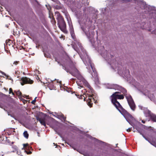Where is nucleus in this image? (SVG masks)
Returning <instances> with one entry per match:
<instances>
[{
  "instance_id": "2eb2a0df",
  "label": "nucleus",
  "mask_w": 156,
  "mask_h": 156,
  "mask_svg": "<svg viewBox=\"0 0 156 156\" xmlns=\"http://www.w3.org/2000/svg\"><path fill=\"white\" fill-rule=\"evenodd\" d=\"M140 92L142 94H144L145 96H147L148 98H152L154 97L153 94H152V96L150 91L147 89L144 90L143 89H142L140 91Z\"/></svg>"
},
{
  "instance_id": "3c124183",
  "label": "nucleus",
  "mask_w": 156,
  "mask_h": 156,
  "mask_svg": "<svg viewBox=\"0 0 156 156\" xmlns=\"http://www.w3.org/2000/svg\"><path fill=\"white\" fill-rule=\"evenodd\" d=\"M95 11V12H98V10H96Z\"/></svg>"
},
{
  "instance_id": "c756f323",
  "label": "nucleus",
  "mask_w": 156,
  "mask_h": 156,
  "mask_svg": "<svg viewBox=\"0 0 156 156\" xmlns=\"http://www.w3.org/2000/svg\"><path fill=\"white\" fill-rule=\"evenodd\" d=\"M151 101L153 102L156 105V98H150Z\"/></svg>"
},
{
  "instance_id": "79ce46f5",
  "label": "nucleus",
  "mask_w": 156,
  "mask_h": 156,
  "mask_svg": "<svg viewBox=\"0 0 156 156\" xmlns=\"http://www.w3.org/2000/svg\"><path fill=\"white\" fill-rule=\"evenodd\" d=\"M131 128H129L128 129H127V131L128 132H130L131 131Z\"/></svg>"
},
{
  "instance_id": "5701e85b",
  "label": "nucleus",
  "mask_w": 156,
  "mask_h": 156,
  "mask_svg": "<svg viewBox=\"0 0 156 156\" xmlns=\"http://www.w3.org/2000/svg\"><path fill=\"white\" fill-rule=\"evenodd\" d=\"M19 61H15L12 63H11V65L12 67L16 66L19 63Z\"/></svg>"
},
{
  "instance_id": "864d4df0",
  "label": "nucleus",
  "mask_w": 156,
  "mask_h": 156,
  "mask_svg": "<svg viewBox=\"0 0 156 156\" xmlns=\"http://www.w3.org/2000/svg\"><path fill=\"white\" fill-rule=\"evenodd\" d=\"M37 80H38V79H39V78L38 76H37Z\"/></svg>"
},
{
  "instance_id": "ea45409f",
  "label": "nucleus",
  "mask_w": 156,
  "mask_h": 156,
  "mask_svg": "<svg viewBox=\"0 0 156 156\" xmlns=\"http://www.w3.org/2000/svg\"><path fill=\"white\" fill-rule=\"evenodd\" d=\"M20 99V100L21 101H23V102L24 103H25V100H24L23 99V98H19Z\"/></svg>"
},
{
  "instance_id": "49530a36",
  "label": "nucleus",
  "mask_w": 156,
  "mask_h": 156,
  "mask_svg": "<svg viewBox=\"0 0 156 156\" xmlns=\"http://www.w3.org/2000/svg\"><path fill=\"white\" fill-rule=\"evenodd\" d=\"M84 156H88V155L86 154H84V153H83V154Z\"/></svg>"
},
{
  "instance_id": "423d86ee",
  "label": "nucleus",
  "mask_w": 156,
  "mask_h": 156,
  "mask_svg": "<svg viewBox=\"0 0 156 156\" xmlns=\"http://www.w3.org/2000/svg\"><path fill=\"white\" fill-rule=\"evenodd\" d=\"M79 82L77 81V84L78 86V88H80V87H83V85L86 86L88 88V92L91 93V94H90V97L91 98H96L97 97V94H95L94 90L92 87L90 86L88 82L82 76H80V80Z\"/></svg>"
},
{
  "instance_id": "a18cd8bd",
  "label": "nucleus",
  "mask_w": 156,
  "mask_h": 156,
  "mask_svg": "<svg viewBox=\"0 0 156 156\" xmlns=\"http://www.w3.org/2000/svg\"><path fill=\"white\" fill-rule=\"evenodd\" d=\"M51 0L54 1L55 2H58V0Z\"/></svg>"
},
{
  "instance_id": "f257e3e1",
  "label": "nucleus",
  "mask_w": 156,
  "mask_h": 156,
  "mask_svg": "<svg viewBox=\"0 0 156 156\" xmlns=\"http://www.w3.org/2000/svg\"><path fill=\"white\" fill-rule=\"evenodd\" d=\"M78 22L80 24L81 28L83 33L85 34L87 38L89 39L92 45L100 53L101 55L110 64L111 67L114 71H116L117 69L116 65L113 59L114 56L110 55L109 56L106 50L105 51L104 47L102 44L101 43L100 41L97 40L94 41L93 37L94 33L90 30L91 26V22H87L86 19H84L83 21L79 20Z\"/></svg>"
},
{
  "instance_id": "58836bf2",
  "label": "nucleus",
  "mask_w": 156,
  "mask_h": 156,
  "mask_svg": "<svg viewBox=\"0 0 156 156\" xmlns=\"http://www.w3.org/2000/svg\"><path fill=\"white\" fill-rule=\"evenodd\" d=\"M67 144L70 145V147H71L73 148L74 150H76V149L75 147L73 146H72L71 145L69 144L68 143H67Z\"/></svg>"
},
{
  "instance_id": "39448f33",
  "label": "nucleus",
  "mask_w": 156,
  "mask_h": 156,
  "mask_svg": "<svg viewBox=\"0 0 156 156\" xmlns=\"http://www.w3.org/2000/svg\"><path fill=\"white\" fill-rule=\"evenodd\" d=\"M123 98H112L111 102L116 108L119 110L121 114L123 115L127 121L132 126H133V122L135 119L129 113L124 109L117 101V99H123Z\"/></svg>"
},
{
  "instance_id": "bf43d9fd",
  "label": "nucleus",
  "mask_w": 156,
  "mask_h": 156,
  "mask_svg": "<svg viewBox=\"0 0 156 156\" xmlns=\"http://www.w3.org/2000/svg\"><path fill=\"white\" fill-rule=\"evenodd\" d=\"M13 142H12V144H13Z\"/></svg>"
},
{
  "instance_id": "bb28decb",
  "label": "nucleus",
  "mask_w": 156,
  "mask_h": 156,
  "mask_svg": "<svg viewBox=\"0 0 156 156\" xmlns=\"http://www.w3.org/2000/svg\"><path fill=\"white\" fill-rule=\"evenodd\" d=\"M48 87L51 90H53L55 88L54 86L52 83L49 84L48 85Z\"/></svg>"
},
{
  "instance_id": "4c0bfd02",
  "label": "nucleus",
  "mask_w": 156,
  "mask_h": 156,
  "mask_svg": "<svg viewBox=\"0 0 156 156\" xmlns=\"http://www.w3.org/2000/svg\"><path fill=\"white\" fill-rule=\"evenodd\" d=\"M25 151V152H26L27 153V154H30L32 153V152L31 151H29L28 152V151H26V150Z\"/></svg>"
},
{
  "instance_id": "4d7b16f0",
  "label": "nucleus",
  "mask_w": 156,
  "mask_h": 156,
  "mask_svg": "<svg viewBox=\"0 0 156 156\" xmlns=\"http://www.w3.org/2000/svg\"><path fill=\"white\" fill-rule=\"evenodd\" d=\"M51 82H52V83L53 82V80H51Z\"/></svg>"
},
{
  "instance_id": "0e129e2a",
  "label": "nucleus",
  "mask_w": 156,
  "mask_h": 156,
  "mask_svg": "<svg viewBox=\"0 0 156 156\" xmlns=\"http://www.w3.org/2000/svg\"><path fill=\"white\" fill-rule=\"evenodd\" d=\"M7 141H9V140H7Z\"/></svg>"
},
{
  "instance_id": "09e8293b",
  "label": "nucleus",
  "mask_w": 156,
  "mask_h": 156,
  "mask_svg": "<svg viewBox=\"0 0 156 156\" xmlns=\"http://www.w3.org/2000/svg\"><path fill=\"white\" fill-rule=\"evenodd\" d=\"M47 9H48L49 10V11H50V9H51V7H49L48 8V7H47Z\"/></svg>"
},
{
  "instance_id": "a19ab883",
  "label": "nucleus",
  "mask_w": 156,
  "mask_h": 156,
  "mask_svg": "<svg viewBox=\"0 0 156 156\" xmlns=\"http://www.w3.org/2000/svg\"><path fill=\"white\" fill-rule=\"evenodd\" d=\"M139 106V108L140 109H142V108H143V107L141 106V105H139L138 106Z\"/></svg>"
},
{
  "instance_id": "b1692460",
  "label": "nucleus",
  "mask_w": 156,
  "mask_h": 156,
  "mask_svg": "<svg viewBox=\"0 0 156 156\" xmlns=\"http://www.w3.org/2000/svg\"><path fill=\"white\" fill-rule=\"evenodd\" d=\"M93 139H94L95 140V141L97 142H98V143L99 144H103L104 145H106V143H105L99 140H97L94 138H93Z\"/></svg>"
},
{
  "instance_id": "69168bd1",
  "label": "nucleus",
  "mask_w": 156,
  "mask_h": 156,
  "mask_svg": "<svg viewBox=\"0 0 156 156\" xmlns=\"http://www.w3.org/2000/svg\"><path fill=\"white\" fill-rule=\"evenodd\" d=\"M41 149H39V150H41Z\"/></svg>"
},
{
  "instance_id": "6ab92c4d",
  "label": "nucleus",
  "mask_w": 156,
  "mask_h": 156,
  "mask_svg": "<svg viewBox=\"0 0 156 156\" xmlns=\"http://www.w3.org/2000/svg\"><path fill=\"white\" fill-rule=\"evenodd\" d=\"M66 90V91H67L68 93H71L72 94H74L76 96L77 98H79V97H78V96H80V97L82 96L81 94L80 95V94H78L77 92H75V91L73 92L71 90V89H67V90Z\"/></svg>"
},
{
  "instance_id": "6e6d98bb",
  "label": "nucleus",
  "mask_w": 156,
  "mask_h": 156,
  "mask_svg": "<svg viewBox=\"0 0 156 156\" xmlns=\"http://www.w3.org/2000/svg\"><path fill=\"white\" fill-rule=\"evenodd\" d=\"M88 71L89 72V73H90V71L88 70Z\"/></svg>"
},
{
  "instance_id": "c9c22d12",
  "label": "nucleus",
  "mask_w": 156,
  "mask_h": 156,
  "mask_svg": "<svg viewBox=\"0 0 156 156\" xmlns=\"http://www.w3.org/2000/svg\"><path fill=\"white\" fill-rule=\"evenodd\" d=\"M77 151L79 153H80L81 154H83V153H84V152L83 151L78 150H77Z\"/></svg>"
},
{
  "instance_id": "37998d69",
  "label": "nucleus",
  "mask_w": 156,
  "mask_h": 156,
  "mask_svg": "<svg viewBox=\"0 0 156 156\" xmlns=\"http://www.w3.org/2000/svg\"><path fill=\"white\" fill-rule=\"evenodd\" d=\"M44 55L45 57H47V58H50V56H49V55H48V56H46V55L45 53H44Z\"/></svg>"
},
{
  "instance_id": "680f3d73",
  "label": "nucleus",
  "mask_w": 156,
  "mask_h": 156,
  "mask_svg": "<svg viewBox=\"0 0 156 156\" xmlns=\"http://www.w3.org/2000/svg\"><path fill=\"white\" fill-rule=\"evenodd\" d=\"M116 59H118V58H117Z\"/></svg>"
},
{
  "instance_id": "13d9d810",
  "label": "nucleus",
  "mask_w": 156,
  "mask_h": 156,
  "mask_svg": "<svg viewBox=\"0 0 156 156\" xmlns=\"http://www.w3.org/2000/svg\"><path fill=\"white\" fill-rule=\"evenodd\" d=\"M149 85H148V87H147V88H148V87Z\"/></svg>"
},
{
  "instance_id": "052dcab7",
  "label": "nucleus",
  "mask_w": 156,
  "mask_h": 156,
  "mask_svg": "<svg viewBox=\"0 0 156 156\" xmlns=\"http://www.w3.org/2000/svg\"><path fill=\"white\" fill-rule=\"evenodd\" d=\"M35 98H37V96H35Z\"/></svg>"
},
{
  "instance_id": "f3484780",
  "label": "nucleus",
  "mask_w": 156,
  "mask_h": 156,
  "mask_svg": "<svg viewBox=\"0 0 156 156\" xmlns=\"http://www.w3.org/2000/svg\"><path fill=\"white\" fill-rule=\"evenodd\" d=\"M55 115H53V116H55L58 119H61L62 121H65L66 120V117L61 113H58L55 112Z\"/></svg>"
},
{
  "instance_id": "4468645a",
  "label": "nucleus",
  "mask_w": 156,
  "mask_h": 156,
  "mask_svg": "<svg viewBox=\"0 0 156 156\" xmlns=\"http://www.w3.org/2000/svg\"><path fill=\"white\" fill-rule=\"evenodd\" d=\"M128 104L131 109L133 111H134L135 108V105L133 98H126Z\"/></svg>"
},
{
  "instance_id": "2f4dec72",
  "label": "nucleus",
  "mask_w": 156,
  "mask_h": 156,
  "mask_svg": "<svg viewBox=\"0 0 156 156\" xmlns=\"http://www.w3.org/2000/svg\"><path fill=\"white\" fill-rule=\"evenodd\" d=\"M55 9H59L61 8V7L60 6L58 5H56L55 6Z\"/></svg>"
},
{
  "instance_id": "412c9836",
  "label": "nucleus",
  "mask_w": 156,
  "mask_h": 156,
  "mask_svg": "<svg viewBox=\"0 0 156 156\" xmlns=\"http://www.w3.org/2000/svg\"><path fill=\"white\" fill-rule=\"evenodd\" d=\"M23 148H25V150H29L32 149V147L29 146L28 144H23Z\"/></svg>"
},
{
  "instance_id": "72a5a7b5",
  "label": "nucleus",
  "mask_w": 156,
  "mask_h": 156,
  "mask_svg": "<svg viewBox=\"0 0 156 156\" xmlns=\"http://www.w3.org/2000/svg\"><path fill=\"white\" fill-rule=\"evenodd\" d=\"M43 94L42 93V92H41V91L39 92L38 94V96L39 97V98H40V97L41 96H40V95H42V97L43 96L42 95Z\"/></svg>"
},
{
  "instance_id": "9d476101",
  "label": "nucleus",
  "mask_w": 156,
  "mask_h": 156,
  "mask_svg": "<svg viewBox=\"0 0 156 156\" xmlns=\"http://www.w3.org/2000/svg\"><path fill=\"white\" fill-rule=\"evenodd\" d=\"M144 113L146 117L149 118L148 121L151 120V121L156 122V115L153 113L147 108H144Z\"/></svg>"
},
{
  "instance_id": "6e6552de",
  "label": "nucleus",
  "mask_w": 156,
  "mask_h": 156,
  "mask_svg": "<svg viewBox=\"0 0 156 156\" xmlns=\"http://www.w3.org/2000/svg\"><path fill=\"white\" fill-rule=\"evenodd\" d=\"M117 65L118 73L121 76H125L127 78H129L130 75L129 70L126 68L124 69V66H123L121 63L120 64L119 62H117Z\"/></svg>"
},
{
  "instance_id": "1a4fd4ad",
  "label": "nucleus",
  "mask_w": 156,
  "mask_h": 156,
  "mask_svg": "<svg viewBox=\"0 0 156 156\" xmlns=\"http://www.w3.org/2000/svg\"><path fill=\"white\" fill-rule=\"evenodd\" d=\"M56 16L59 28L65 34H67L68 31L66 29V25L63 18L58 13H57Z\"/></svg>"
},
{
  "instance_id": "603ef678",
  "label": "nucleus",
  "mask_w": 156,
  "mask_h": 156,
  "mask_svg": "<svg viewBox=\"0 0 156 156\" xmlns=\"http://www.w3.org/2000/svg\"><path fill=\"white\" fill-rule=\"evenodd\" d=\"M91 75L92 76V77H94V76H93V73H91Z\"/></svg>"
},
{
  "instance_id": "aec40b11",
  "label": "nucleus",
  "mask_w": 156,
  "mask_h": 156,
  "mask_svg": "<svg viewBox=\"0 0 156 156\" xmlns=\"http://www.w3.org/2000/svg\"><path fill=\"white\" fill-rule=\"evenodd\" d=\"M107 10H108V8L106 7L105 8H102L101 9V13L104 15H108L107 13Z\"/></svg>"
},
{
  "instance_id": "dca6fc26",
  "label": "nucleus",
  "mask_w": 156,
  "mask_h": 156,
  "mask_svg": "<svg viewBox=\"0 0 156 156\" xmlns=\"http://www.w3.org/2000/svg\"><path fill=\"white\" fill-rule=\"evenodd\" d=\"M68 23L69 26V31L71 36L73 39L75 38V36L74 34V30L73 26L71 22H70L68 21Z\"/></svg>"
},
{
  "instance_id": "de8ad7c7",
  "label": "nucleus",
  "mask_w": 156,
  "mask_h": 156,
  "mask_svg": "<svg viewBox=\"0 0 156 156\" xmlns=\"http://www.w3.org/2000/svg\"><path fill=\"white\" fill-rule=\"evenodd\" d=\"M141 122L143 123H145V121L144 120H141Z\"/></svg>"
},
{
  "instance_id": "e433bc0d",
  "label": "nucleus",
  "mask_w": 156,
  "mask_h": 156,
  "mask_svg": "<svg viewBox=\"0 0 156 156\" xmlns=\"http://www.w3.org/2000/svg\"><path fill=\"white\" fill-rule=\"evenodd\" d=\"M37 98H34V100L32 101L31 102V103L33 104H35V103L36 101V99Z\"/></svg>"
},
{
  "instance_id": "7c9ffc66",
  "label": "nucleus",
  "mask_w": 156,
  "mask_h": 156,
  "mask_svg": "<svg viewBox=\"0 0 156 156\" xmlns=\"http://www.w3.org/2000/svg\"><path fill=\"white\" fill-rule=\"evenodd\" d=\"M9 94H11V93H12V94L13 95H14V92H13L11 88H10L9 89Z\"/></svg>"
},
{
  "instance_id": "338daca9",
  "label": "nucleus",
  "mask_w": 156,
  "mask_h": 156,
  "mask_svg": "<svg viewBox=\"0 0 156 156\" xmlns=\"http://www.w3.org/2000/svg\"><path fill=\"white\" fill-rule=\"evenodd\" d=\"M46 6L47 7V5H46Z\"/></svg>"
},
{
  "instance_id": "e2e57ef3",
  "label": "nucleus",
  "mask_w": 156,
  "mask_h": 156,
  "mask_svg": "<svg viewBox=\"0 0 156 156\" xmlns=\"http://www.w3.org/2000/svg\"><path fill=\"white\" fill-rule=\"evenodd\" d=\"M7 141H9V140H7Z\"/></svg>"
},
{
  "instance_id": "f8f14e48",
  "label": "nucleus",
  "mask_w": 156,
  "mask_h": 156,
  "mask_svg": "<svg viewBox=\"0 0 156 156\" xmlns=\"http://www.w3.org/2000/svg\"><path fill=\"white\" fill-rule=\"evenodd\" d=\"M21 84L22 85H23L25 84H32L34 82L32 80L26 77H22L20 79Z\"/></svg>"
},
{
  "instance_id": "a878e982",
  "label": "nucleus",
  "mask_w": 156,
  "mask_h": 156,
  "mask_svg": "<svg viewBox=\"0 0 156 156\" xmlns=\"http://www.w3.org/2000/svg\"><path fill=\"white\" fill-rule=\"evenodd\" d=\"M12 43V41L10 40H6L5 41L6 44L10 46L11 43Z\"/></svg>"
},
{
  "instance_id": "0eeeda50",
  "label": "nucleus",
  "mask_w": 156,
  "mask_h": 156,
  "mask_svg": "<svg viewBox=\"0 0 156 156\" xmlns=\"http://www.w3.org/2000/svg\"><path fill=\"white\" fill-rule=\"evenodd\" d=\"M63 69L67 73H69L70 74L74 76H76L79 74V72L78 69L76 68L75 66L72 61H70L69 65L68 66H65L62 65Z\"/></svg>"
},
{
  "instance_id": "a211bd4d",
  "label": "nucleus",
  "mask_w": 156,
  "mask_h": 156,
  "mask_svg": "<svg viewBox=\"0 0 156 156\" xmlns=\"http://www.w3.org/2000/svg\"><path fill=\"white\" fill-rule=\"evenodd\" d=\"M14 94H15L16 95V96L18 97L19 98H29L28 96L25 95H22V93L20 90H18L17 91L14 90ZM30 98L31 97H30Z\"/></svg>"
},
{
  "instance_id": "c85d7f7f",
  "label": "nucleus",
  "mask_w": 156,
  "mask_h": 156,
  "mask_svg": "<svg viewBox=\"0 0 156 156\" xmlns=\"http://www.w3.org/2000/svg\"><path fill=\"white\" fill-rule=\"evenodd\" d=\"M147 129L148 131H149L151 133L155 132V130L154 129V128L153 127H151V126H150Z\"/></svg>"
},
{
  "instance_id": "9b49d317",
  "label": "nucleus",
  "mask_w": 156,
  "mask_h": 156,
  "mask_svg": "<svg viewBox=\"0 0 156 156\" xmlns=\"http://www.w3.org/2000/svg\"><path fill=\"white\" fill-rule=\"evenodd\" d=\"M144 126L140 122H137L136 125H135L133 124V126H132L133 127V128H135L137 131V132L139 133L140 135H141L143 137L147 140L151 144L154 145L152 143H151L149 140L144 135L143 133V130L142 128Z\"/></svg>"
},
{
  "instance_id": "5fc2aeb1",
  "label": "nucleus",
  "mask_w": 156,
  "mask_h": 156,
  "mask_svg": "<svg viewBox=\"0 0 156 156\" xmlns=\"http://www.w3.org/2000/svg\"><path fill=\"white\" fill-rule=\"evenodd\" d=\"M37 80H38V79H39V78L38 76H37Z\"/></svg>"
},
{
  "instance_id": "ddd939ff",
  "label": "nucleus",
  "mask_w": 156,
  "mask_h": 156,
  "mask_svg": "<svg viewBox=\"0 0 156 156\" xmlns=\"http://www.w3.org/2000/svg\"><path fill=\"white\" fill-rule=\"evenodd\" d=\"M83 100L87 102V105L90 107H91L94 102L96 104L97 103V101L94 98H83Z\"/></svg>"
},
{
  "instance_id": "f03ea898",
  "label": "nucleus",
  "mask_w": 156,
  "mask_h": 156,
  "mask_svg": "<svg viewBox=\"0 0 156 156\" xmlns=\"http://www.w3.org/2000/svg\"><path fill=\"white\" fill-rule=\"evenodd\" d=\"M74 50L79 54L83 63L86 66V68L89 70L91 68L94 73V76H97V73L96 70L94 66V64L91 62L90 58L87 55L85 50L81 45V43L79 41H76L74 44L72 46Z\"/></svg>"
},
{
  "instance_id": "7ed1b4c3",
  "label": "nucleus",
  "mask_w": 156,
  "mask_h": 156,
  "mask_svg": "<svg viewBox=\"0 0 156 156\" xmlns=\"http://www.w3.org/2000/svg\"><path fill=\"white\" fill-rule=\"evenodd\" d=\"M113 2L115 4L116 2H129L133 1L137 4L135 9L138 11L140 9L144 10V12L146 14H149L151 18H153L154 20L156 21V8L154 6H151L147 5L145 2L143 0H112Z\"/></svg>"
},
{
  "instance_id": "cd10ccee",
  "label": "nucleus",
  "mask_w": 156,
  "mask_h": 156,
  "mask_svg": "<svg viewBox=\"0 0 156 156\" xmlns=\"http://www.w3.org/2000/svg\"><path fill=\"white\" fill-rule=\"evenodd\" d=\"M24 136L27 139L28 138L29 134L27 131H25L23 133Z\"/></svg>"
},
{
  "instance_id": "393cba45",
  "label": "nucleus",
  "mask_w": 156,
  "mask_h": 156,
  "mask_svg": "<svg viewBox=\"0 0 156 156\" xmlns=\"http://www.w3.org/2000/svg\"><path fill=\"white\" fill-rule=\"evenodd\" d=\"M49 17L51 19V22L53 24H55L56 22L55 21V18L53 17V16L51 17L49 15Z\"/></svg>"
},
{
  "instance_id": "4be33fe9",
  "label": "nucleus",
  "mask_w": 156,
  "mask_h": 156,
  "mask_svg": "<svg viewBox=\"0 0 156 156\" xmlns=\"http://www.w3.org/2000/svg\"><path fill=\"white\" fill-rule=\"evenodd\" d=\"M37 120H38L40 123L43 125L45 126L46 123L44 120V119H41L39 118H37Z\"/></svg>"
},
{
  "instance_id": "f704fd0d",
  "label": "nucleus",
  "mask_w": 156,
  "mask_h": 156,
  "mask_svg": "<svg viewBox=\"0 0 156 156\" xmlns=\"http://www.w3.org/2000/svg\"><path fill=\"white\" fill-rule=\"evenodd\" d=\"M1 73H2V74L4 76H5V77H7V75H6L5 73H4V72H2V71H1Z\"/></svg>"
},
{
  "instance_id": "20e7f679",
  "label": "nucleus",
  "mask_w": 156,
  "mask_h": 156,
  "mask_svg": "<svg viewBox=\"0 0 156 156\" xmlns=\"http://www.w3.org/2000/svg\"><path fill=\"white\" fill-rule=\"evenodd\" d=\"M105 88L110 89H114L119 90L113 93L110 97V98H132L129 94L127 92L126 90L122 87L117 84H107L105 85Z\"/></svg>"
},
{
  "instance_id": "c03bdc74",
  "label": "nucleus",
  "mask_w": 156,
  "mask_h": 156,
  "mask_svg": "<svg viewBox=\"0 0 156 156\" xmlns=\"http://www.w3.org/2000/svg\"><path fill=\"white\" fill-rule=\"evenodd\" d=\"M51 0L54 1L55 2H58V0Z\"/></svg>"
},
{
  "instance_id": "473e14b6",
  "label": "nucleus",
  "mask_w": 156,
  "mask_h": 156,
  "mask_svg": "<svg viewBox=\"0 0 156 156\" xmlns=\"http://www.w3.org/2000/svg\"><path fill=\"white\" fill-rule=\"evenodd\" d=\"M5 78L6 79H8L9 80H12V81H13L12 79V78L10 76H9V75H7V77H5Z\"/></svg>"
},
{
  "instance_id": "774afa93",
  "label": "nucleus",
  "mask_w": 156,
  "mask_h": 156,
  "mask_svg": "<svg viewBox=\"0 0 156 156\" xmlns=\"http://www.w3.org/2000/svg\"><path fill=\"white\" fill-rule=\"evenodd\" d=\"M155 147H156V146H155Z\"/></svg>"
},
{
  "instance_id": "8fccbe9b",
  "label": "nucleus",
  "mask_w": 156,
  "mask_h": 156,
  "mask_svg": "<svg viewBox=\"0 0 156 156\" xmlns=\"http://www.w3.org/2000/svg\"><path fill=\"white\" fill-rule=\"evenodd\" d=\"M54 130L55 131L56 133H57V134H58V133H57V130H56V129H54Z\"/></svg>"
}]
</instances>
